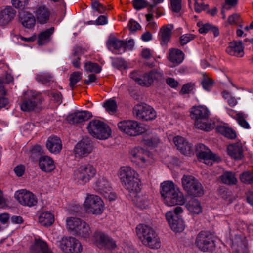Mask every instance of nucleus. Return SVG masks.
Masks as SVG:
<instances>
[{
	"mask_svg": "<svg viewBox=\"0 0 253 253\" xmlns=\"http://www.w3.org/2000/svg\"><path fill=\"white\" fill-rule=\"evenodd\" d=\"M160 193L164 202L169 206L182 205L185 200L179 188L171 181H166L160 185Z\"/></svg>",
	"mask_w": 253,
	"mask_h": 253,
	"instance_id": "1",
	"label": "nucleus"
},
{
	"mask_svg": "<svg viewBox=\"0 0 253 253\" xmlns=\"http://www.w3.org/2000/svg\"><path fill=\"white\" fill-rule=\"evenodd\" d=\"M160 193L164 202L169 206L182 205L185 200L179 188L171 181H166L160 185Z\"/></svg>",
	"mask_w": 253,
	"mask_h": 253,
	"instance_id": "2",
	"label": "nucleus"
},
{
	"mask_svg": "<svg viewBox=\"0 0 253 253\" xmlns=\"http://www.w3.org/2000/svg\"><path fill=\"white\" fill-rule=\"evenodd\" d=\"M119 176L124 187L130 195H135L141 191L139 175L130 167H122L119 171Z\"/></svg>",
	"mask_w": 253,
	"mask_h": 253,
	"instance_id": "3",
	"label": "nucleus"
},
{
	"mask_svg": "<svg viewBox=\"0 0 253 253\" xmlns=\"http://www.w3.org/2000/svg\"><path fill=\"white\" fill-rule=\"evenodd\" d=\"M136 232L143 245L151 249L160 248V239L152 228L145 224H139L136 228Z\"/></svg>",
	"mask_w": 253,
	"mask_h": 253,
	"instance_id": "4",
	"label": "nucleus"
},
{
	"mask_svg": "<svg viewBox=\"0 0 253 253\" xmlns=\"http://www.w3.org/2000/svg\"><path fill=\"white\" fill-rule=\"evenodd\" d=\"M210 112L205 106H193L190 110V117L195 120L194 125L196 128L209 131L213 126L208 122Z\"/></svg>",
	"mask_w": 253,
	"mask_h": 253,
	"instance_id": "5",
	"label": "nucleus"
},
{
	"mask_svg": "<svg viewBox=\"0 0 253 253\" xmlns=\"http://www.w3.org/2000/svg\"><path fill=\"white\" fill-rule=\"evenodd\" d=\"M44 99L40 93L33 90H28L21 96L20 108L25 112L38 111L41 109V105Z\"/></svg>",
	"mask_w": 253,
	"mask_h": 253,
	"instance_id": "6",
	"label": "nucleus"
},
{
	"mask_svg": "<svg viewBox=\"0 0 253 253\" xmlns=\"http://www.w3.org/2000/svg\"><path fill=\"white\" fill-rule=\"evenodd\" d=\"M66 228L72 234L84 238L89 237L91 230L89 225L81 218L70 217L66 220Z\"/></svg>",
	"mask_w": 253,
	"mask_h": 253,
	"instance_id": "7",
	"label": "nucleus"
},
{
	"mask_svg": "<svg viewBox=\"0 0 253 253\" xmlns=\"http://www.w3.org/2000/svg\"><path fill=\"white\" fill-rule=\"evenodd\" d=\"M89 133L93 137L99 139H106L111 135V131L109 126L99 120H92L87 126Z\"/></svg>",
	"mask_w": 253,
	"mask_h": 253,
	"instance_id": "8",
	"label": "nucleus"
},
{
	"mask_svg": "<svg viewBox=\"0 0 253 253\" xmlns=\"http://www.w3.org/2000/svg\"><path fill=\"white\" fill-rule=\"evenodd\" d=\"M83 207L88 214L100 215L104 210V203L100 197L94 194H87Z\"/></svg>",
	"mask_w": 253,
	"mask_h": 253,
	"instance_id": "9",
	"label": "nucleus"
},
{
	"mask_svg": "<svg viewBox=\"0 0 253 253\" xmlns=\"http://www.w3.org/2000/svg\"><path fill=\"white\" fill-rule=\"evenodd\" d=\"M96 173V169L92 165H82L74 170L73 179L78 184L84 185L89 182Z\"/></svg>",
	"mask_w": 253,
	"mask_h": 253,
	"instance_id": "10",
	"label": "nucleus"
},
{
	"mask_svg": "<svg viewBox=\"0 0 253 253\" xmlns=\"http://www.w3.org/2000/svg\"><path fill=\"white\" fill-rule=\"evenodd\" d=\"M118 127L123 133L131 136L139 135L145 131V128L136 121L127 120L118 122Z\"/></svg>",
	"mask_w": 253,
	"mask_h": 253,
	"instance_id": "11",
	"label": "nucleus"
},
{
	"mask_svg": "<svg viewBox=\"0 0 253 253\" xmlns=\"http://www.w3.org/2000/svg\"><path fill=\"white\" fill-rule=\"evenodd\" d=\"M181 183L183 188L189 195L197 197L204 194L201 184L192 175H184Z\"/></svg>",
	"mask_w": 253,
	"mask_h": 253,
	"instance_id": "12",
	"label": "nucleus"
},
{
	"mask_svg": "<svg viewBox=\"0 0 253 253\" xmlns=\"http://www.w3.org/2000/svg\"><path fill=\"white\" fill-rule=\"evenodd\" d=\"M91 241L100 249L112 250L117 246L115 241L112 238L100 231H96L94 233Z\"/></svg>",
	"mask_w": 253,
	"mask_h": 253,
	"instance_id": "13",
	"label": "nucleus"
},
{
	"mask_svg": "<svg viewBox=\"0 0 253 253\" xmlns=\"http://www.w3.org/2000/svg\"><path fill=\"white\" fill-rule=\"evenodd\" d=\"M58 246L65 253H80L83 250L79 241L72 237H63L59 241Z\"/></svg>",
	"mask_w": 253,
	"mask_h": 253,
	"instance_id": "14",
	"label": "nucleus"
},
{
	"mask_svg": "<svg viewBox=\"0 0 253 253\" xmlns=\"http://www.w3.org/2000/svg\"><path fill=\"white\" fill-rule=\"evenodd\" d=\"M130 154L134 161L143 167L151 165L154 162L153 155L141 148L132 149Z\"/></svg>",
	"mask_w": 253,
	"mask_h": 253,
	"instance_id": "15",
	"label": "nucleus"
},
{
	"mask_svg": "<svg viewBox=\"0 0 253 253\" xmlns=\"http://www.w3.org/2000/svg\"><path fill=\"white\" fill-rule=\"evenodd\" d=\"M195 245L203 252L210 251L214 248L215 243L212 236L209 232L201 231L197 235Z\"/></svg>",
	"mask_w": 253,
	"mask_h": 253,
	"instance_id": "16",
	"label": "nucleus"
},
{
	"mask_svg": "<svg viewBox=\"0 0 253 253\" xmlns=\"http://www.w3.org/2000/svg\"><path fill=\"white\" fill-rule=\"evenodd\" d=\"M133 114L137 118L145 121L154 120L157 116L154 109L145 104L136 105L133 108Z\"/></svg>",
	"mask_w": 253,
	"mask_h": 253,
	"instance_id": "17",
	"label": "nucleus"
},
{
	"mask_svg": "<svg viewBox=\"0 0 253 253\" xmlns=\"http://www.w3.org/2000/svg\"><path fill=\"white\" fill-rule=\"evenodd\" d=\"M196 150L200 161L207 165H212L213 162H219L221 161L218 156L213 154L203 144H198L196 147Z\"/></svg>",
	"mask_w": 253,
	"mask_h": 253,
	"instance_id": "18",
	"label": "nucleus"
},
{
	"mask_svg": "<svg viewBox=\"0 0 253 253\" xmlns=\"http://www.w3.org/2000/svg\"><path fill=\"white\" fill-rule=\"evenodd\" d=\"M93 149L91 140L88 138H84L76 145L74 153L76 158H81L88 156Z\"/></svg>",
	"mask_w": 253,
	"mask_h": 253,
	"instance_id": "19",
	"label": "nucleus"
},
{
	"mask_svg": "<svg viewBox=\"0 0 253 253\" xmlns=\"http://www.w3.org/2000/svg\"><path fill=\"white\" fill-rule=\"evenodd\" d=\"M15 198L22 205L28 207L35 206L37 203V199L31 192L25 189L16 191Z\"/></svg>",
	"mask_w": 253,
	"mask_h": 253,
	"instance_id": "20",
	"label": "nucleus"
},
{
	"mask_svg": "<svg viewBox=\"0 0 253 253\" xmlns=\"http://www.w3.org/2000/svg\"><path fill=\"white\" fill-rule=\"evenodd\" d=\"M37 22L43 24L46 23L50 16L51 12L48 7L44 4L37 5L34 11Z\"/></svg>",
	"mask_w": 253,
	"mask_h": 253,
	"instance_id": "21",
	"label": "nucleus"
},
{
	"mask_svg": "<svg viewBox=\"0 0 253 253\" xmlns=\"http://www.w3.org/2000/svg\"><path fill=\"white\" fill-rule=\"evenodd\" d=\"M166 217L171 229L175 232H181L185 228L183 220L178 216H173L172 212H168Z\"/></svg>",
	"mask_w": 253,
	"mask_h": 253,
	"instance_id": "22",
	"label": "nucleus"
},
{
	"mask_svg": "<svg viewBox=\"0 0 253 253\" xmlns=\"http://www.w3.org/2000/svg\"><path fill=\"white\" fill-rule=\"evenodd\" d=\"M164 73L160 70L153 69L145 74V82L141 84L145 86H150L154 82H162L164 80Z\"/></svg>",
	"mask_w": 253,
	"mask_h": 253,
	"instance_id": "23",
	"label": "nucleus"
},
{
	"mask_svg": "<svg viewBox=\"0 0 253 253\" xmlns=\"http://www.w3.org/2000/svg\"><path fill=\"white\" fill-rule=\"evenodd\" d=\"M16 14L15 10L10 6L2 7L0 10V26H5L10 22Z\"/></svg>",
	"mask_w": 253,
	"mask_h": 253,
	"instance_id": "24",
	"label": "nucleus"
},
{
	"mask_svg": "<svg viewBox=\"0 0 253 253\" xmlns=\"http://www.w3.org/2000/svg\"><path fill=\"white\" fill-rule=\"evenodd\" d=\"M140 191L135 195H130L134 197L133 201L136 206L142 209H147L152 204V200L150 196L146 194L140 193Z\"/></svg>",
	"mask_w": 253,
	"mask_h": 253,
	"instance_id": "25",
	"label": "nucleus"
},
{
	"mask_svg": "<svg viewBox=\"0 0 253 253\" xmlns=\"http://www.w3.org/2000/svg\"><path fill=\"white\" fill-rule=\"evenodd\" d=\"M92 117L91 113L88 111H77L67 116V120L70 124L82 123L88 120Z\"/></svg>",
	"mask_w": 253,
	"mask_h": 253,
	"instance_id": "26",
	"label": "nucleus"
},
{
	"mask_svg": "<svg viewBox=\"0 0 253 253\" xmlns=\"http://www.w3.org/2000/svg\"><path fill=\"white\" fill-rule=\"evenodd\" d=\"M30 250L32 253H53L47 243L40 238L35 239Z\"/></svg>",
	"mask_w": 253,
	"mask_h": 253,
	"instance_id": "27",
	"label": "nucleus"
},
{
	"mask_svg": "<svg viewBox=\"0 0 253 253\" xmlns=\"http://www.w3.org/2000/svg\"><path fill=\"white\" fill-rule=\"evenodd\" d=\"M177 149L184 155H189L192 152V145L183 137L177 136L173 138Z\"/></svg>",
	"mask_w": 253,
	"mask_h": 253,
	"instance_id": "28",
	"label": "nucleus"
},
{
	"mask_svg": "<svg viewBox=\"0 0 253 253\" xmlns=\"http://www.w3.org/2000/svg\"><path fill=\"white\" fill-rule=\"evenodd\" d=\"M46 146L49 151L53 154L59 153L62 148L61 139L54 135H52L48 138L46 142Z\"/></svg>",
	"mask_w": 253,
	"mask_h": 253,
	"instance_id": "29",
	"label": "nucleus"
},
{
	"mask_svg": "<svg viewBox=\"0 0 253 253\" xmlns=\"http://www.w3.org/2000/svg\"><path fill=\"white\" fill-rule=\"evenodd\" d=\"M125 42L113 37L109 38L107 42L108 48L116 54H121L125 52Z\"/></svg>",
	"mask_w": 253,
	"mask_h": 253,
	"instance_id": "30",
	"label": "nucleus"
},
{
	"mask_svg": "<svg viewBox=\"0 0 253 253\" xmlns=\"http://www.w3.org/2000/svg\"><path fill=\"white\" fill-rule=\"evenodd\" d=\"M226 51L230 55L240 57L244 55V50L241 41H233L230 42Z\"/></svg>",
	"mask_w": 253,
	"mask_h": 253,
	"instance_id": "31",
	"label": "nucleus"
},
{
	"mask_svg": "<svg viewBox=\"0 0 253 253\" xmlns=\"http://www.w3.org/2000/svg\"><path fill=\"white\" fill-rule=\"evenodd\" d=\"M173 28V27L172 25L169 24L163 26L160 29L159 33V38L161 45H166L169 41Z\"/></svg>",
	"mask_w": 253,
	"mask_h": 253,
	"instance_id": "32",
	"label": "nucleus"
},
{
	"mask_svg": "<svg viewBox=\"0 0 253 253\" xmlns=\"http://www.w3.org/2000/svg\"><path fill=\"white\" fill-rule=\"evenodd\" d=\"M184 58L183 52L176 48H171L169 49L168 59L175 66L180 64Z\"/></svg>",
	"mask_w": 253,
	"mask_h": 253,
	"instance_id": "33",
	"label": "nucleus"
},
{
	"mask_svg": "<svg viewBox=\"0 0 253 253\" xmlns=\"http://www.w3.org/2000/svg\"><path fill=\"white\" fill-rule=\"evenodd\" d=\"M95 191L103 195L108 193L112 190L108 181L104 177L99 178L93 185Z\"/></svg>",
	"mask_w": 253,
	"mask_h": 253,
	"instance_id": "34",
	"label": "nucleus"
},
{
	"mask_svg": "<svg viewBox=\"0 0 253 253\" xmlns=\"http://www.w3.org/2000/svg\"><path fill=\"white\" fill-rule=\"evenodd\" d=\"M39 167L43 171L50 172L55 168L52 159L48 156H41L39 159Z\"/></svg>",
	"mask_w": 253,
	"mask_h": 253,
	"instance_id": "35",
	"label": "nucleus"
},
{
	"mask_svg": "<svg viewBox=\"0 0 253 253\" xmlns=\"http://www.w3.org/2000/svg\"><path fill=\"white\" fill-rule=\"evenodd\" d=\"M227 151L228 154L235 159H241L243 156V146L241 143L229 145Z\"/></svg>",
	"mask_w": 253,
	"mask_h": 253,
	"instance_id": "36",
	"label": "nucleus"
},
{
	"mask_svg": "<svg viewBox=\"0 0 253 253\" xmlns=\"http://www.w3.org/2000/svg\"><path fill=\"white\" fill-rule=\"evenodd\" d=\"M187 210L192 213L199 214L202 212L201 202L196 198H191L186 204Z\"/></svg>",
	"mask_w": 253,
	"mask_h": 253,
	"instance_id": "37",
	"label": "nucleus"
},
{
	"mask_svg": "<svg viewBox=\"0 0 253 253\" xmlns=\"http://www.w3.org/2000/svg\"><path fill=\"white\" fill-rule=\"evenodd\" d=\"M54 221V216L50 211H43L39 216V222L42 226H51Z\"/></svg>",
	"mask_w": 253,
	"mask_h": 253,
	"instance_id": "38",
	"label": "nucleus"
},
{
	"mask_svg": "<svg viewBox=\"0 0 253 253\" xmlns=\"http://www.w3.org/2000/svg\"><path fill=\"white\" fill-rule=\"evenodd\" d=\"M36 19L35 16L29 12L24 13L23 16L21 17L22 25L28 29H31L34 27Z\"/></svg>",
	"mask_w": 253,
	"mask_h": 253,
	"instance_id": "39",
	"label": "nucleus"
},
{
	"mask_svg": "<svg viewBox=\"0 0 253 253\" xmlns=\"http://www.w3.org/2000/svg\"><path fill=\"white\" fill-rule=\"evenodd\" d=\"M216 130L228 138L234 139L236 137V132L229 127L225 126H219L216 127Z\"/></svg>",
	"mask_w": 253,
	"mask_h": 253,
	"instance_id": "40",
	"label": "nucleus"
},
{
	"mask_svg": "<svg viewBox=\"0 0 253 253\" xmlns=\"http://www.w3.org/2000/svg\"><path fill=\"white\" fill-rule=\"evenodd\" d=\"M54 32V28L51 27L46 29L43 32H41L38 37V43L40 45H43L47 42L50 40L51 35Z\"/></svg>",
	"mask_w": 253,
	"mask_h": 253,
	"instance_id": "41",
	"label": "nucleus"
},
{
	"mask_svg": "<svg viewBox=\"0 0 253 253\" xmlns=\"http://www.w3.org/2000/svg\"><path fill=\"white\" fill-rule=\"evenodd\" d=\"M220 179L222 182L227 185L236 184L237 182V179L235 176V174L231 172H225L221 176Z\"/></svg>",
	"mask_w": 253,
	"mask_h": 253,
	"instance_id": "42",
	"label": "nucleus"
},
{
	"mask_svg": "<svg viewBox=\"0 0 253 253\" xmlns=\"http://www.w3.org/2000/svg\"><path fill=\"white\" fill-rule=\"evenodd\" d=\"M238 241L233 242L232 248L235 253H248L246 243L243 242L240 238L238 239Z\"/></svg>",
	"mask_w": 253,
	"mask_h": 253,
	"instance_id": "43",
	"label": "nucleus"
},
{
	"mask_svg": "<svg viewBox=\"0 0 253 253\" xmlns=\"http://www.w3.org/2000/svg\"><path fill=\"white\" fill-rule=\"evenodd\" d=\"M247 115L242 112L236 114L235 119L237 121L240 126L245 129L250 128V125L247 121Z\"/></svg>",
	"mask_w": 253,
	"mask_h": 253,
	"instance_id": "44",
	"label": "nucleus"
},
{
	"mask_svg": "<svg viewBox=\"0 0 253 253\" xmlns=\"http://www.w3.org/2000/svg\"><path fill=\"white\" fill-rule=\"evenodd\" d=\"M84 69L87 72H94L99 73L101 70V67L96 63H93L90 61L86 62L84 64Z\"/></svg>",
	"mask_w": 253,
	"mask_h": 253,
	"instance_id": "45",
	"label": "nucleus"
},
{
	"mask_svg": "<svg viewBox=\"0 0 253 253\" xmlns=\"http://www.w3.org/2000/svg\"><path fill=\"white\" fill-rule=\"evenodd\" d=\"M52 76L49 73H40L37 75L36 80L43 84H47L52 81Z\"/></svg>",
	"mask_w": 253,
	"mask_h": 253,
	"instance_id": "46",
	"label": "nucleus"
},
{
	"mask_svg": "<svg viewBox=\"0 0 253 253\" xmlns=\"http://www.w3.org/2000/svg\"><path fill=\"white\" fill-rule=\"evenodd\" d=\"M103 106L109 113H114L117 111V103L114 99H109L106 101Z\"/></svg>",
	"mask_w": 253,
	"mask_h": 253,
	"instance_id": "47",
	"label": "nucleus"
},
{
	"mask_svg": "<svg viewBox=\"0 0 253 253\" xmlns=\"http://www.w3.org/2000/svg\"><path fill=\"white\" fill-rule=\"evenodd\" d=\"M82 49L80 47H76L74 49L72 56L74 58L72 63L74 67L76 68L80 67V57L79 52L81 51Z\"/></svg>",
	"mask_w": 253,
	"mask_h": 253,
	"instance_id": "48",
	"label": "nucleus"
},
{
	"mask_svg": "<svg viewBox=\"0 0 253 253\" xmlns=\"http://www.w3.org/2000/svg\"><path fill=\"white\" fill-rule=\"evenodd\" d=\"M227 21L230 25H235L242 27V25L241 24L242 19L238 14L235 13L229 16Z\"/></svg>",
	"mask_w": 253,
	"mask_h": 253,
	"instance_id": "49",
	"label": "nucleus"
},
{
	"mask_svg": "<svg viewBox=\"0 0 253 253\" xmlns=\"http://www.w3.org/2000/svg\"><path fill=\"white\" fill-rule=\"evenodd\" d=\"M82 79V73L80 72H74L70 77V86L73 89L75 85Z\"/></svg>",
	"mask_w": 253,
	"mask_h": 253,
	"instance_id": "50",
	"label": "nucleus"
},
{
	"mask_svg": "<svg viewBox=\"0 0 253 253\" xmlns=\"http://www.w3.org/2000/svg\"><path fill=\"white\" fill-rule=\"evenodd\" d=\"M223 97L227 100L228 105L231 107H234L237 104L238 101L235 97L231 96L230 94L226 91H224L222 93Z\"/></svg>",
	"mask_w": 253,
	"mask_h": 253,
	"instance_id": "51",
	"label": "nucleus"
},
{
	"mask_svg": "<svg viewBox=\"0 0 253 253\" xmlns=\"http://www.w3.org/2000/svg\"><path fill=\"white\" fill-rule=\"evenodd\" d=\"M130 77L134 80L138 84L144 86L142 83L145 82V74L143 76H140L138 72L133 71L130 74Z\"/></svg>",
	"mask_w": 253,
	"mask_h": 253,
	"instance_id": "52",
	"label": "nucleus"
},
{
	"mask_svg": "<svg viewBox=\"0 0 253 253\" xmlns=\"http://www.w3.org/2000/svg\"><path fill=\"white\" fill-rule=\"evenodd\" d=\"M240 179L243 183L245 184L253 183V172L246 171L243 173L241 175Z\"/></svg>",
	"mask_w": 253,
	"mask_h": 253,
	"instance_id": "53",
	"label": "nucleus"
},
{
	"mask_svg": "<svg viewBox=\"0 0 253 253\" xmlns=\"http://www.w3.org/2000/svg\"><path fill=\"white\" fill-rule=\"evenodd\" d=\"M91 7L98 13H104L106 10V8L98 0H94L91 3Z\"/></svg>",
	"mask_w": 253,
	"mask_h": 253,
	"instance_id": "54",
	"label": "nucleus"
},
{
	"mask_svg": "<svg viewBox=\"0 0 253 253\" xmlns=\"http://www.w3.org/2000/svg\"><path fill=\"white\" fill-rule=\"evenodd\" d=\"M132 4L136 10H140L148 6V2L145 0H133Z\"/></svg>",
	"mask_w": 253,
	"mask_h": 253,
	"instance_id": "55",
	"label": "nucleus"
},
{
	"mask_svg": "<svg viewBox=\"0 0 253 253\" xmlns=\"http://www.w3.org/2000/svg\"><path fill=\"white\" fill-rule=\"evenodd\" d=\"M170 8L172 11L178 12L180 11L182 6V0H169Z\"/></svg>",
	"mask_w": 253,
	"mask_h": 253,
	"instance_id": "56",
	"label": "nucleus"
},
{
	"mask_svg": "<svg viewBox=\"0 0 253 253\" xmlns=\"http://www.w3.org/2000/svg\"><path fill=\"white\" fill-rule=\"evenodd\" d=\"M113 65L119 69H123L126 68V63L122 58H114L112 60Z\"/></svg>",
	"mask_w": 253,
	"mask_h": 253,
	"instance_id": "57",
	"label": "nucleus"
},
{
	"mask_svg": "<svg viewBox=\"0 0 253 253\" xmlns=\"http://www.w3.org/2000/svg\"><path fill=\"white\" fill-rule=\"evenodd\" d=\"M12 5L16 8L24 9L28 4V0H11Z\"/></svg>",
	"mask_w": 253,
	"mask_h": 253,
	"instance_id": "58",
	"label": "nucleus"
},
{
	"mask_svg": "<svg viewBox=\"0 0 253 253\" xmlns=\"http://www.w3.org/2000/svg\"><path fill=\"white\" fill-rule=\"evenodd\" d=\"M203 88L207 91L211 89L213 86V82L209 78L205 77L201 82Z\"/></svg>",
	"mask_w": 253,
	"mask_h": 253,
	"instance_id": "59",
	"label": "nucleus"
},
{
	"mask_svg": "<svg viewBox=\"0 0 253 253\" xmlns=\"http://www.w3.org/2000/svg\"><path fill=\"white\" fill-rule=\"evenodd\" d=\"M194 39V36L190 34L183 35L180 37V43L182 46L188 43L190 41Z\"/></svg>",
	"mask_w": 253,
	"mask_h": 253,
	"instance_id": "60",
	"label": "nucleus"
},
{
	"mask_svg": "<svg viewBox=\"0 0 253 253\" xmlns=\"http://www.w3.org/2000/svg\"><path fill=\"white\" fill-rule=\"evenodd\" d=\"M194 84L192 83L186 84L183 85L180 93L182 94L189 93L193 89Z\"/></svg>",
	"mask_w": 253,
	"mask_h": 253,
	"instance_id": "61",
	"label": "nucleus"
},
{
	"mask_svg": "<svg viewBox=\"0 0 253 253\" xmlns=\"http://www.w3.org/2000/svg\"><path fill=\"white\" fill-rule=\"evenodd\" d=\"M145 145L148 147H155L159 143V139L158 137H155L151 139H145L144 140Z\"/></svg>",
	"mask_w": 253,
	"mask_h": 253,
	"instance_id": "62",
	"label": "nucleus"
},
{
	"mask_svg": "<svg viewBox=\"0 0 253 253\" xmlns=\"http://www.w3.org/2000/svg\"><path fill=\"white\" fill-rule=\"evenodd\" d=\"M208 5L204 4L202 1H196L195 2V10L197 12H200L201 11L207 8Z\"/></svg>",
	"mask_w": 253,
	"mask_h": 253,
	"instance_id": "63",
	"label": "nucleus"
},
{
	"mask_svg": "<svg viewBox=\"0 0 253 253\" xmlns=\"http://www.w3.org/2000/svg\"><path fill=\"white\" fill-rule=\"evenodd\" d=\"M128 26L130 31H135L141 28L140 24L133 20H130L129 21Z\"/></svg>",
	"mask_w": 253,
	"mask_h": 253,
	"instance_id": "64",
	"label": "nucleus"
}]
</instances>
